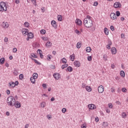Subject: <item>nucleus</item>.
<instances>
[{
  "label": "nucleus",
  "mask_w": 128,
  "mask_h": 128,
  "mask_svg": "<svg viewBox=\"0 0 128 128\" xmlns=\"http://www.w3.org/2000/svg\"><path fill=\"white\" fill-rule=\"evenodd\" d=\"M116 16H120V12L119 11L116 12Z\"/></svg>",
  "instance_id": "44"
},
{
  "label": "nucleus",
  "mask_w": 128,
  "mask_h": 128,
  "mask_svg": "<svg viewBox=\"0 0 128 128\" xmlns=\"http://www.w3.org/2000/svg\"><path fill=\"white\" fill-rule=\"evenodd\" d=\"M46 32V31L44 30H40V34H45Z\"/></svg>",
  "instance_id": "41"
},
{
  "label": "nucleus",
  "mask_w": 128,
  "mask_h": 128,
  "mask_svg": "<svg viewBox=\"0 0 128 128\" xmlns=\"http://www.w3.org/2000/svg\"><path fill=\"white\" fill-rule=\"evenodd\" d=\"M110 28L111 30H112V31L114 30V28L112 26H110Z\"/></svg>",
  "instance_id": "56"
},
{
  "label": "nucleus",
  "mask_w": 128,
  "mask_h": 128,
  "mask_svg": "<svg viewBox=\"0 0 128 128\" xmlns=\"http://www.w3.org/2000/svg\"><path fill=\"white\" fill-rule=\"evenodd\" d=\"M37 52H38V54H42V50L38 49L37 50Z\"/></svg>",
  "instance_id": "50"
},
{
  "label": "nucleus",
  "mask_w": 128,
  "mask_h": 128,
  "mask_svg": "<svg viewBox=\"0 0 128 128\" xmlns=\"http://www.w3.org/2000/svg\"><path fill=\"white\" fill-rule=\"evenodd\" d=\"M122 118H126V112H123L122 113Z\"/></svg>",
  "instance_id": "35"
},
{
  "label": "nucleus",
  "mask_w": 128,
  "mask_h": 128,
  "mask_svg": "<svg viewBox=\"0 0 128 128\" xmlns=\"http://www.w3.org/2000/svg\"><path fill=\"white\" fill-rule=\"evenodd\" d=\"M24 26L26 28H28V26H30V23H28V22H25L24 23Z\"/></svg>",
  "instance_id": "29"
},
{
  "label": "nucleus",
  "mask_w": 128,
  "mask_h": 128,
  "mask_svg": "<svg viewBox=\"0 0 128 128\" xmlns=\"http://www.w3.org/2000/svg\"><path fill=\"white\" fill-rule=\"evenodd\" d=\"M30 56H32V58H38V56H36V55L34 53H32L30 54Z\"/></svg>",
  "instance_id": "34"
},
{
  "label": "nucleus",
  "mask_w": 128,
  "mask_h": 128,
  "mask_svg": "<svg viewBox=\"0 0 128 128\" xmlns=\"http://www.w3.org/2000/svg\"><path fill=\"white\" fill-rule=\"evenodd\" d=\"M88 62H92V56H88Z\"/></svg>",
  "instance_id": "46"
},
{
  "label": "nucleus",
  "mask_w": 128,
  "mask_h": 128,
  "mask_svg": "<svg viewBox=\"0 0 128 128\" xmlns=\"http://www.w3.org/2000/svg\"><path fill=\"white\" fill-rule=\"evenodd\" d=\"M17 51H18V50L16 49V48H14L12 50L13 52H16Z\"/></svg>",
  "instance_id": "55"
},
{
  "label": "nucleus",
  "mask_w": 128,
  "mask_h": 128,
  "mask_svg": "<svg viewBox=\"0 0 128 128\" xmlns=\"http://www.w3.org/2000/svg\"><path fill=\"white\" fill-rule=\"evenodd\" d=\"M8 86H10V88H14V86H16V83H14V82H10L8 84Z\"/></svg>",
  "instance_id": "15"
},
{
  "label": "nucleus",
  "mask_w": 128,
  "mask_h": 128,
  "mask_svg": "<svg viewBox=\"0 0 128 128\" xmlns=\"http://www.w3.org/2000/svg\"><path fill=\"white\" fill-rule=\"evenodd\" d=\"M86 52H92V48H90V47H86Z\"/></svg>",
  "instance_id": "28"
},
{
  "label": "nucleus",
  "mask_w": 128,
  "mask_h": 128,
  "mask_svg": "<svg viewBox=\"0 0 128 128\" xmlns=\"http://www.w3.org/2000/svg\"><path fill=\"white\" fill-rule=\"evenodd\" d=\"M108 45L110 46H112V41H108Z\"/></svg>",
  "instance_id": "57"
},
{
  "label": "nucleus",
  "mask_w": 128,
  "mask_h": 128,
  "mask_svg": "<svg viewBox=\"0 0 128 128\" xmlns=\"http://www.w3.org/2000/svg\"><path fill=\"white\" fill-rule=\"evenodd\" d=\"M98 120H100V118H98V117L95 118V121L98 122Z\"/></svg>",
  "instance_id": "61"
},
{
  "label": "nucleus",
  "mask_w": 128,
  "mask_h": 128,
  "mask_svg": "<svg viewBox=\"0 0 128 128\" xmlns=\"http://www.w3.org/2000/svg\"><path fill=\"white\" fill-rule=\"evenodd\" d=\"M112 20H116V15L114 13H112L110 15Z\"/></svg>",
  "instance_id": "13"
},
{
  "label": "nucleus",
  "mask_w": 128,
  "mask_h": 128,
  "mask_svg": "<svg viewBox=\"0 0 128 128\" xmlns=\"http://www.w3.org/2000/svg\"><path fill=\"white\" fill-rule=\"evenodd\" d=\"M52 44L50 42H48L46 44V48H50V46H52Z\"/></svg>",
  "instance_id": "16"
},
{
  "label": "nucleus",
  "mask_w": 128,
  "mask_h": 128,
  "mask_svg": "<svg viewBox=\"0 0 128 128\" xmlns=\"http://www.w3.org/2000/svg\"><path fill=\"white\" fill-rule=\"evenodd\" d=\"M30 80L32 84H34V82H36V78L33 77H31L30 78Z\"/></svg>",
  "instance_id": "26"
},
{
  "label": "nucleus",
  "mask_w": 128,
  "mask_h": 128,
  "mask_svg": "<svg viewBox=\"0 0 128 128\" xmlns=\"http://www.w3.org/2000/svg\"><path fill=\"white\" fill-rule=\"evenodd\" d=\"M85 19L88 20H92V16H90L89 15H88L86 16V18H85Z\"/></svg>",
  "instance_id": "42"
},
{
  "label": "nucleus",
  "mask_w": 128,
  "mask_h": 128,
  "mask_svg": "<svg viewBox=\"0 0 128 128\" xmlns=\"http://www.w3.org/2000/svg\"><path fill=\"white\" fill-rule=\"evenodd\" d=\"M20 80H22V78H24V74H20L19 76Z\"/></svg>",
  "instance_id": "45"
},
{
  "label": "nucleus",
  "mask_w": 128,
  "mask_h": 128,
  "mask_svg": "<svg viewBox=\"0 0 128 128\" xmlns=\"http://www.w3.org/2000/svg\"><path fill=\"white\" fill-rule=\"evenodd\" d=\"M53 76L54 78L56 79V80H58L60 78V75L58 73L54 74Z\"/></svg>",
  "instance_id": "11"
},
{
  "label": "nucleus",
  "mask_w": 128,
  "mask_h": 128,
  "mask_svg": "<svg viewBox=\"0 0 128 128\" xmlns=\"http://www.w3.org/2000/svg\"><path fill=\"white\" fill-rule=\"evenodd\" d=\"M82 128H86V126H84V124H82L81 126Z\"/></svg>",
  "instance_id": "63"
},
{
  "label": "nucleus",
  "mask_w": 128,
  "mask_h": 128,
  "mask_svg": "<svg viewBox=\"0 0 128 128\" xmlns=\"http://www.w3.org/2000/svg\"><path fill=\"white\" fill-rule=\"evenodd\" d=\"M106 48L108 50H110V45L107 44L106 46Z\"/></svg>",
  "instance_id": "60"
},
{
  "label": "nucleus",
  "mask_w": 128,
  "mask_h": 128,
  "mask_svg": "<svg viewBox=\"0 0 128 128\" xmlns=\"http://www.w3.org/2000/svg\"><path fill=\"white\" fill-rule=\"evenodd\" d=\"M114 8H120L121 6L120 3V2H116L114 4Z\"/></svg>",
  "instance_id": "10"
},
{
  "label": "nucleus",
  "mask_w": 128,
  "mask_h": 128,
  "mask_svg": "<svg viewBox=\"0 0 128 128\" xmlns=\"http://www.w3.org/2000/svg\"><path fill=\"white\" fill-rule=\"evenodd\" d=\"M106 56H107L106 54H104L103 56V58H104V60H105V62L108 60V58H106Z\"/></svg>",
  "instance_id": "40"
},
{
  "label": "nucleus",
  "mask_w": 128,
  "mask_h": 128,
  "mask_svg": "<svg viewBox=\"0 0 128 128\" xmlns=\"http://www.w3.org/2000/svg\"><path fill=\"white\" fill-rule=\"evenodd\" d=\"M104 90V86H102V85H100L98 87V92L100 94H102Z\"/></svg>",
  "instance_id": "3"
},
{
  "label": "nucleus",
  "mask_w": 128,
  "mask_h": 128,
  "mask_svg": "<svg viewBox=\"0 0 128 128\" xmlns=\"http://www.w3.org/2000/svg\"><path fill=\"white\" fill-rule=\"evenodd\" d=\"M1 26L2 28H8L10 26V25L8 24V22H3Z\"/></svg>",
  "instance_id": "4"
},
{
  "label": "nucleus",
  "mask_w": 128,
  "mask_h": 128,
  "mask_svg": "<svg viewBox=\"0 0 128 128\" xmlns=\"http://www.w3.org/2000/svg\"><path fill=\"white\" fill-rule=\"evenodd\" d=\"M62 64L66 63V59L65 58H63L62 59Z\"/></svg>",
  "instance_id": "39"
},
{
  "label": "nucleus",
  "mask_w": 128,
  "mask_h": 128,
  "mask_svg": "<svg viewBox=\"0 0 128 128\" xmlns=\"http://www.w3.org/2000/svg\"><path fill=\"white\" fill-rule=\"evenodd\" d=\"M14 106L16 108H20L21 106L20 103L18 102H16V101L13 104V106Z\"/></svg>",
  "instance_id": "7"
},
{
  "label": "nucleus",
  "mask_w": 128,
  "mask_h": 128,
  "mask_svg": "<svg viewBox=\"0 0 128 128\" xmlns=\"http://www.w3.org/2000/svg\"><path fill=\"white\" fill-rule=\"evenodd\" d=\"M76 24H78V26H82V20L77 18L76 19V21H75Z\"/></svg>",
  "instance_id": "8"
},
{
  "label": "nucleus",
  "mask_w": 128,
  "mask_h": 128,
  "mask_svg": "<svg viewBox=\"0 0 128 128\" xmlns=\"http://www.w3.org/2000/svg\"><path fill=\"white\" fill-rule=\"evenodd\" d=\"M42 38L43 40H44L45 42L48 40L47 37H42Z\"/></svg>",
  "instance_id": "52"
},
{
  "label": "nucleus",
  "mask_w": 128,
  "mask_h": 128,
  "mask_svg": "<svg viewBox=\"0 0 128 128\" xmlns=\"http://www.w3.org/2000/svg\"><path fill=\"white\" fill-rule=\"evenodd\" d=\"M0 6H2L4 8H6V10H8V7L6 6V4L4 2H1L0 3Z\"/></svg>",
  "instance_id": "12"
},
{
  "label": "nucleus",
  "mask_w": 128,
  "mask_h": 128,
  "mask_svg": "<svg viewBox=\"0 0 128 128\" xmlns=\"http://www.w3.org/2000/svg\"><path fill=\"white\" fill-rule=\"evenodd\" d=\"M74 65L75 66H76L77 68H80V62L75 61L74 62Z\"/></svg>",
  "instance_id": "17"
},
{
  "label": "nucleus",
  "mask_w": 128,
  "mask_h": 128,
  "mask_svg": "<svg viewBox=\"0 0 128 128\" xmlns=\"http://www.w3.org/2000/svg\"><path fill=\"white\" fill-rule=\"evenodd\" d=\"M13 74H14V76H18V71L14 70V72Z\"/></svg>",
  "instance_id": "53"
},
{
  "label": "nucleus",
  "mask_w": 128,
  "mask_h": 128,
  "mask_svg": "<svg viewBox=\"0 0 128 128\" xmlns=\"http://www.w3.org/2000/svg\"><path fill=\"white\" fill-rule=\"evenodd\" d=\"M4 60H6V59L4 58H2L0 59V64H4Z\"/></svg>",
  "instance_id": "19"
},
{
  "label": "nucleus",
  "mask_w": 128,
  "mask_h": 128,
  "mask_svg": "<svg viewBox=\"0 0 128 128\" xmlns=\"http://www.w3.org/2000/svg\"><path fill=\"white\" fill-rule=\"evenodd\" d=\"M32 60H34V62H36V64H40V63L38 62V60L34 58H32Z\"/></svg>",
  "instance_id": "30"
},
{
  "label": "nucleus",
  "mask_w": 128,
  "mask_h": 128,
  "mask_svg": "<svg viewBox=\"0 0 128 128\" xmlns=\"http://www.w3.org/2000/svg\"><path fill=\"white\" fill-rule=\"evenodd\" d=\"M41 108H46V102H42L41 104Z\"/></svg>",
  "instance_id": "32"
},
{
  "label": "nucleus",
  "mask_w": 128,
  "mask_h": 128,
  "mask_svg": "<svg viewBox=\"0 0 128 128\" xmlns=\"http://www.w3.org/2000/svg\"><path fill=\"white\" fill-rule=\"evenodd\" d=\"M98 2H95L94 4V6H98Z\"/></svg>",
  "instance_id": "47"
},
{
  "label": "nucleus",
  "mask_w": 128,
  "mask_h": 128,
  "mask_svg": "<svg viewBox=\"0 0 128 128\" xmlns=\"http://www.w3.org/2000/svg\"><path fill=\"white\" fill-rule=\"evenodd\" d=\"M85 88H86V90L87 92H90V91L92 90V87H90V86H86Z\"/></svg>",
  "instance_id": "18"
},
{
  "label": "nucleus",
  "mask_w": 128,
  "mask_h": 128,
  "mask_svg": "<svg viewBox=\"0 0 128 128\" xmlns=\"http://www.w3.org/2000/svg\"><path fill=\"white\" fill-rule=\"evenodd\" d=\"M88 108L89 110H96V106L94 104H89Z\"/></svg>",
  "instance_id": "6"
},
{
  "label": "nucleus",
  "mask_w": 128,
  "mask_h": 128,
  "mask_svg": "<svg viewBox=\"0 0 128 128\" xmlns=\"http://www.w3.org/2000/svg\"><path fill=\"white\" fill-rule=\"evenodd\" d=\"M120 76L122 78H124V76H126V74H124V70L120 71Z\"/></svg>",
  "instance_id": "22"
},
{
  "label": "nucleus",
  "mask_w": 128,
  "mask_h": 128,
  "mask_svg": "<svg viewBox=\"0 0 128 128\" xmlns=\"http://www.w3.org/2000/svg\"><path fill=\"white\" fill-rule=\"evenodd\" d=\"M22 32L23 35H24V36H26V35L28 34V30L26 29V28H23L22 30Z\"/></svg>",
  "instance_id": "5"
},
{
  "label": "nucleus",
  "mask_w": 128,
  "mask_h": 128,
  "mask_svg": "<svg viewBox=\"0 0 128 128\" xmlns=\"http://www.w3.org/2000/svg\"><path fill=\"white\" fill-rule=\"evenodd\" d=\"M108 108H112V104L111 103H110L108 104Z\"/></svg>",
  "instance_id": "49"
},
{
  "label": "nucleus",
  "mask_w": 128,
  "mask_h": 128,
  "mask_svg": "<svg viewBox=\"0 0 128 128\" xmlns=\"http://www.w3.org/2000/svg\"><path fill=\"white\" fill-rule=\"evenodd\" d=\"M81 47H82V44L80 42H78L76 44L77 48H80Z\"/></svg>",
  "instance_id": "27"
},
{
  "label": "nucleus",
  "mask_w": 128,
  "mask_h": 128,
  "mask_svg": "<svg viewBox=\"0 0 128 128\" xmlns=\"http://www.w3.org/2000/svg\"><path fill=\"white\" fill-rule=\"evenodd\" d=\"M121 38H126V36L124 35V34H121Z\"/></svg>",
  "instance_id": "54"
},
{
  "label": "nucleus",
  "mask_w": 128,
  "mask_h": 128,
  "mask_svg": "<svg viewBox=\"0 0 128 128\" xmlns=\"http://www.w3.org/2000/svg\"><path fill=\"white\" fill-rule=\"evenodd\" d=\"M68 64H64L62 66V70H64L66 68H68Z\"/></svg>",
  "instance_id": "31"
},
{
  "label": "nucleus",
  "mask_w": 128,
  "mask_h": 128,
  "mask_svg": "<svg viewBox=\"0 0 128 128\" xmlns=\"http://www.w3.org/2000/svg\"><path fill=\"white\" fill-rule=\"evenodd\" d=\"M66 112V108H63L62 109V112L63 114H64V112Z\"/></svg>",
  "instance_id": "48"
},
{
  "label": "nucleus",
  "mask_w": 128,
  "mask_h": 128,
  "mask_svg": "<svg viewBox=\"0 0 128 128\" xmlns=\"http://www.w3.org/2000/svg\"><path fill=\"white\" fill-rule=\"evenodd\" d=\"M67 70L68 72H72V68L70 66L68 67Z\"/></svg>",
  "instance_id": "36"
},
{
  "label": "nucleus",
  "mask_w": 128,
  "mask_h": 128,
  "mask_svg": "<svg viewBox=\"0 0 128 128\" xmlns=\"http://www.w3.org/2000/svg\"><path fill=\"white\" fill-rule=\"evenodd\" d=\"M28 126H30V124H26L25 125V128H28Z\"/></svg>",
  "instance_id": "64"
},
{
  "label": "nucleus",
  "mask_w": 128,
  "mask_h": 128,
  "mask_svg": "<svg viewBox=\"0 0 128 128\" xmlns=\"http://www.w3.org/2000/svg\"><path fill=\"white\" fill-rule=\"evenodd\" d=\"M28 36L30 38H34V34L32 32L28 33Z\"/></svg>",
  "instance_id": "24"
},
{
  "label": "nucleus",
  "mask_w": 128,
  "mask_h": 128,
  "mask_svg": "<svg viewBox=\"0 0 128 128\" xmlns=\"http://www.w3.org/2000/svg\"><path fill=\"white\" fill-rule=\"evenodd\" d=\"M75 32L76 34H80V30H75Z\"/></svg>",
  "instance_id": "43"
},
{
  "label": "nucleus",
  "mask_w": 128,
  "mask_h": 128,
  "mask_svg": "<svg viewBox=\"0 0 128 128\" xmlns=\"http://www.w3.org/2000/svg\"><path fill=\"white\" fill-rule=\"evenodd\" d=\"M75 57H76V56L73 54L70 56V60H72V62H74V60Z\"/></svg>",
  "instance_id": "20"
},
{
  "label": "nucleus",
  "mask_w": 128,
  "mask_h": 128,
  "mask_svg": "<svg viewBox=\"0 0 128 128\" xmlns=\"http://www.w3.org/2000/svg\"><path fill=\"white\" fill-rule=\"evenodd\" d=\"M32 2H33L34 4H36V0H32Z\"/></svg>",
  "instance_id": "59"
},
{
  "label": "nucleus",
  "mask_w": 128,
  "mask_h": 128,
  "mask_svg": "<svg viewBox=\"0 0 128 128\" xmlns=\"http://www.w3.org/2000/svg\"><path fill=\"white\" fill-rule=\"evenodd\" d=\"M4 42H8V38L6 37H5L4 39Z\"/></svg>",
  "instance_id": "51"
},
{
  "label": "nucleus",
  "mask_w": 128,
  "mask_h": 128,
  "mask_svg": "<svg viewBox=\"0 0 128 128\" xmlns=\"http://www.w3.org/2000/svg\"><path fill=\"white\" fill-rule=\"evenodd\" d=\"M16 102V99L12 96H10L7 98V104L10 106H14V104Z\"/></svg>",
  "instance_id": "1"
},
{
  "label": "nucleus",
  "mask_w": 128,
  "mask_h": 128,
  "mask_svg": "<svg viewBox=\"0 0 128 128\" xmlns=\"http://www.w3.org/2000/svg\"><path fill=\"white\" fill-rule=\"evenodd\" d=\"M104 32L106 36H108V29L106 28H104Z\"/></svg>",
  "instance_id": "21"
},
{
  "label": "nucleus",
  "mask_w": 128,
  "mask_h": 128,
  "mask_svg": "<svg viewBox=\"0 0 128 128\" xmlns=\"http://www.w3.org/2000/svg\"><path fill=\"white\" fill-rule=\"evenodd\" d=\"M106 110L107 114H110V110L109 109H106Z\"/></svg>",
  "instance_id": "58"
},
{
  "label": "nucleus",
  "mask_w": 128,
  "mask_h": 128,
  "mask_svg": "<svg viewBox=\"0 0 128 128\" xmlns=\"http://www.w3.org/2000/svg\"><path fill=\"white\" fill-rule=\"evenodd\" d=\"M57 18L58 22H62V15H58Z\"/></svg>",
  "instance_id": "23"
},
{
  "label": "nucleus",
  "mask_w": 128,
  "mask_h": 128,
  "mask_svg": "<svg viewBox=\"0 0 128 128\" xmlns=\"http://www.w3.org/2000/svg\"><path fill=\"white\" fill-rule=\"evenodd\" d=\"M51 24L54 28H57L58 26L56 25V22L55 20H52L51 22Z\"/></svg>",
  "instance_id": "9"
},
{
  "label": "nucleus",
  "mask_w": 128,
  "mask_h": 128,
  "mask_svg": "<svg viewBox=\"0 0 128 128\" xmlns=\"http://www.w3.org/2000/svg\"><path fill=\"white\" fill-rule=\"evenodd\" d=\"M116 104H118V106H120V101H116Z\"/></svg>",
  "instance_id": "62"
},
{
  "label": "nucleus",
  "mask_w": 128,
  "mask_h": 128,
  "mask_svg": "<svg viewBox=\"0 0 128 128\" xmlns=\"http://www.w3.org/2000/svg\"><path fill=\"white\" fill-rule=\"evenodd\" d=\"M111 52L112 54H116V48L114 47L111 48Z\"/></svg>",
  "instance_id": "14"
},
{
  "label": "nucleus",
  "mask_w": 128,
  "mask_h": 128,
  "mask_svg": "<svg viewBox=\"0 0 128 128\" xmlns=\"http://www.w3.org/2000/svg\"><path fill=\"white\" fill-rule=\"evenodd\" d=\"M32 78H35V79L38 78V74H36V73H34V74H32Z\"/></svg>",
  "instance_id": "33"
},
{
  "label": "nucleus",
  "mask_w": 128,
  "mask_h": 128,
  "mask_svg": "<svg viewBox=\"0 0 128 128\" xmlns=\"http://www.w3.org/2000/svg\"><path fill=\"white\" fill-rule=\"evenodd\" d=\"M88 86H86V84L84 83H82V87L83 88H86Z\"/></svg>",
  "instance_id": "38"
},
{
  "label": "nucleus",
  "mask_w": 128,
  "mask_h": 128,
  "mask_svg": "<svg viewBox=\"0 0 128 128\" xmlns=\"http://www.w3.org/2000/svg\"><path fill=\"white\" fill-rule=\"evenodd\" d=\"M84 24L86 28H92V20L84 19Z\"/></svg>",
  "instance_id": "2"
},
{
  "label": "nucleus",
  "mask_w": 128,
  "mask_h": 128,
  "mask_svg": "<svg viewBox=\"0 0 128 128\" xmlns=\"http://www.w3.org/2000/svg\"><path fill=\"white\" fill-rule=\"evenodd\" d=\"M122 92H128V90L126 88H122Z\"/></svg>",
  "instance_id": "37"
},
{
  "label": "nucleus",
  "mask_w": 128,
  "mask_h": 128,
  "mask_svg": "<svg viewBox=\"0 0 128 128\" xmlns=\"http://www.w3.org/2000/svg\"><path fill=\"white\" fill-rule=\"evenodd\" d=\"M0 12H4V11L6 12V8H4L2 6L0 5Z\"/></svg>",
  "instance_id": "25"
}]
</instances>
